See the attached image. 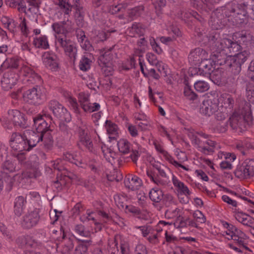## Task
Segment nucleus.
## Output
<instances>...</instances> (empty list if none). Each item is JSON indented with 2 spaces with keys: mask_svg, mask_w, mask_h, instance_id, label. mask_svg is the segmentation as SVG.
<instances>
[{
  "mask_svg": "<svg viewBox=\"0 0 254 254\" xmlns=\"http://www.w3.org/2000/svg\"><path fill=\"white\" fill-rule=\"evenodd\" d=\"M17 77L12 73H5L1 80V87L4 90H8L16 84Z\"/></svg>",
  "mask_w": 254,
  "mask_h": 254,
  "instance_id": "5701e85b",
  "label": "nucleus"
},
{
  "mask_svg": "<svg viewBox=\"0 0 254 254\" xmlns=\"http://www.w3.org/2000/svg\"><path fill=\"white\" fill-rule=\"evenodd\" d=\"M52 29L53 31L57 34H62L65 36L64 30V24L63 21L60 22H56L52 24Z\"/></svg>",
  "mask_w": 254,
  "mask_h": 254,
  "instance_id": "4d7b16f0",
  "label": "nucleus"
},
{
  "mask_svg": "<svg viewBox=\"0 0 254 254\" xmlns=\"http://www.w3.org/2000/svg\"><path fill=\"white\" fill-rule=\"evenodd\" d=\"M218 38V32L214 31L208 37V45L212 54L210 59L205 58L201 63L198 65L199 68L202 70L205 74H210L215 68L216 65H219L218 63L216 61L217 56H219L218 51H214L213 50V47L212 42H216L217 38Z\"/></svg>",
  "mask_w": 254,
  "mask_h": 254,
  "instance_id": "39448f33",
  "label": "nucleus"
},
{
  "mask_svg": "<svg viewBox=\"0 0 254 254\" xmlns=\"http://www.w3.org/2000/svg\"><path fill=\"white\" fill-rule=\"evenodd\" d=\"M75 232L79 235L84 237H89L91 233L89 231L85 229V227L82 224H78L75 226Z\"/></svg>",
  "mask_w": 254,
  "mask_h": 254,
  "instance_id": "864d4df0",
  "label": "nucleus"
},
{
  "mask_svg": "<svg viewBox=\"0 0 254 254\" xmlns=\"http://www.w3.org/2000/svg\"><path fill=\"white\" fill-rule=\"evenodd\" d=\"M217 99H218V105L220 104L221 107L232 108L234 104V100L231 96L228 94H222L220 96L217 93Z\"/></svg>",
  "mask_w": 254,
  "mask_h": 254,
  "instance_id": "bb28decb",
  "label": "nucleus"
},
{
  "mask_svg": "<svg viewBox=\"0 0 254 254\" xmlns=\"http://www.w3.org/2000/svg\"><path fill=\"white\" fill-rule=\"evenodd\" d=\"M59 127L61 135L63 136L64 143H65L68 140L70 137L69 129L67 126L63 123L60 124Z\"/></svg>",
  "mask_w": 254,
  "mask_h": 254,
  "instance_id": "49530a36",
  "label": "nucleus"
},
{
  "mask_svg": "<svg viewBox=\"0 0 254 254\" xmlns=\"http://www.w3.org/2000/svg\"><path fill=\"white\" fill-rule=\"evenodd\" d=\"M198 2L200 6L205 10L211 9L213 6V1L212 0H195Z\"/></svg>",
  "mask_w": 254,
  "mask_h": 254,
  "instance_id": "13d9d810",
  "label": "nucleus"
},
{
  "mask_svg": "<svg viewBox=\"0 0 254 254\" xmlns=\"http://www.w3.org/2000/svg\"><path fill=\"white\" fill-rule=\"evenodd\" d=\"M14 3L19 11L25 12L26 3L25 0H14Z\"/></svg>",
  "mask_w": 254,
  "mask_h": 254,
  "instance_id": "69168bd1",
  "label": "nucleus"
},
{
  "mask_svg": "<svg viewBox=\"0 0 254 254\" xmlns=\"http://www.w3.org/2000/svg\"><path fill=\"white\" fill-rule=\"evenodd\" d=\"M172 182L175 187L178 189L181 193L185 195H190L191 194V192L188 187L183 182L179 180L177 177L174 175H172Z\"/></svg>",
  "mask_w": 254,
  "mask_h": 254,
  "instance_id": "473e14b6",
  "label": "nucleus"
},
{
  "mask_svg": "<svg viewBox=\"0 0 254 254\" xmlns=\"http://www.w3.org/2000/svg\"><path fill=\"white\" fill-rule=\"evenodd\" d=\"M80 106L85 113H91L98 111L100 109V105L97 103H91L89 100V95L84 93H80L78 97Z\"/></svg>",
  "mask_w": 254,
  "mask_h": 254,
  "instance_id": "2eb2a0df",
  "label": "nucleus"
},
{
  "mask_svg": "<svg viewBox=\"0 0 254 254\" xmlns=\"http://www.w3.org/2000/svg\"><path fill=\"white\" fill-rule=\"evenodd\" d=\"M83 13L84 11L83 8L80 6H76V15H78V19L76 20L77 24L79 26H82L83 25L82 21L83 19Z\"/></svg>",
  "mask_w": 254,
  "mask_h": 254,
  "instance_id": "052dcab7",
  "label": "nucleus"
},
{
  "mask_svg": "<svg viewBox=\"0 0 254 254\" xmlns=\"http://www.w3.org/2000/svg\"><path fill=\"white\" fill-rule=\"evenodd\" d=\"M26 203L23 196H18L15 198L13 209L14 214L16 216L18 217L21 216L25 208Z\"/></svg>",
  "mask_w": 254,
  "mask_h": 254,
  "instance_id": "393cba45",
  "label": "nucleus"
},
{
  "mask_svg": "<svg viewBox=\"0 0 254 254\" xmlns=\"http://www.w3.org/2000/svg\"><path fill=\"white\" fill-rule=\"evenodd\" d=\"M2 171L4 173H12L15 171L16 163L11 160L5 161L2 165Z\"/></svg>",
  "mask_w": 254,
  "mask_h": 254,
  "instance_id": "79ce46f5",
  "label": "nucleus"
},
{
  "mask_svg": "<svg viewBox=\"0 0 254 254\" xmlns=\"http://www.w3.org/2000/svg\"><path fill=\"white\" fill-rule=\"evenodd\" d=\"M127 3L121 2L117 5H111L108 9V12L112 14H115L117 12L122 11L127 7Z\"/></svg>",
  "mask_w": 254,
  "mask_h": 254,
  "instance_id": "09e8293b",
  "label": "nucleus"
},
{
  "mask_svg": "<svg viewBox=\"0 0 254 254\" xmlns=\"http://www.w3.org/2000/svg\"><path fill=\"white\" fill-rule=\"evenodd\" d=\"M24 198L26 203H33L40 198V195L37 191H30L25 194Z\"/></svg>",
  "mask_w": 254,
  "mask_h": 254,
  "instance_id": "a18cd8bd",
  "label": "nucleus"
},
{
  "mask_svg": "<svg viewBox=\"0 0 254 254\" xmlns=\"http://www.w3.org/2000/svg\"><path fill=\"white\" fill-rule=\"evenodd\" d=\"M23 100L28 104L39 105L46 100V91L43 86L36 85L23 93Z\"/></svg>",
  "mask_w": 254,
  "mask_h": 254,
  "instance_id": "423d86ee",
  "label": "nucleus"
},
{
  "mask_svg": "<svg viewBox=\"0 0 254 254\" xmlns=\"http://www.w3.org/2000/svg\"><path fill=\"white\" fill-rule=\"evenodd\" d=\"M32 44L37 49L47 50L50 48L48 37L46 35H40L33 38Z\"/></svg>",
  "mask_w": 254,
  "mask_h": 254,
  "instance_id": "a878e982",
  "label": "nucleus"
},
{
  "mask_svg": "<svg viewBox=\"0 0 254 254\" xmlns=\"http://www.w3.org/2000/svg\"><path fill=\"white\" fill-rule=\"evenodd\" d=\"M19 72L21 76L25 77L24 80L30 83L40 84L42 82L41 76L26 65H22Z\"/></svg>",
  "mask_w": 254,
  "mask_h": 254,
  "instance_id": "f3484780",
  "label": "nucleus"
},
{
  "mask_svg": "<svg viewBox=\"0 0 254 254\" xmlns=\"http://www.w3.org/2000/svg\"><path fill=\"white\" fill-rule=\"evenodd\" d=\"M159 188L154 187L149 191V196L151 200L153 202V204L155 207L159 206Z\"/></svg>",
  "mask_w": 254,
  "mask_h": 254,
  "instance_id": "c03bdc74",
  "label": "nucleus"
},
{
  "mask_svg": "<svg viewBox=\"0 0 254 254\" xmlns=\"http://www.w3.org/2000/svg\"><path fill=\"white\" fill-rule=\"evenodd\" d=\"M60 233L62 234L61 237H58L57 240L59 242H62L63 240L65 241L64 244L61 245L60 244H57L58 247H62V253L63 254H70L73 248V244L72 241L68 238H65V235L64 231H62V229H60Z\"/></svg>",
  "mask_w": 254,
  "mask_h": 254,
  "instance_id": "4be33fe9",
  "label": "nucleus"
},
{
  "mask_svg": "<svg viewBox=\"0 0 254 254\" xmlns=\"http://www.w3.org/2000/svg\"><path fill=\"white\" fill-rule=\"evenodd\" d=\"M113 48V47L107 49H104L101 52V55L99 58L101 62L103 64L102 70L107 76L112 74L114 70L112 63L113 55L111 54V50Z\"/></svg>",
  "mask_w": 254,
  "mask_h": 254,
  "instance_id": "ddd939ff",
  "label": "nucleus"
},
{
  "mask_svg": "<svg viewBox=\"0 0 254 254\" xmlns=\"http://www.w3.org/2000/svg\"><path fill=\"white\" fill-rule=\"evenodd\" d=\"M181 17L183 18H193L196 19L197 21L200 22V23H202L204 21L203 18L200 16L197 12L194 11L192 10H190L188 11H183L181 13Z\"/></svg>",
  "mask_w": 254,
  "mask_h": 254,
  "instance_id": "58836bf2",
  "label": "nucleus"
},
{
  "mask_svg": "<svg viewBox=\"0 0 254 254\" xmlns=\"http://www.w3.org/2000/svg\"><path fill=\"white\" fill-rule=\"evenodd\" d=\"M207 57V53L205 50L198 48L190 52L188 59L191 65L198 66Z\"/></svg>",
  "mask_w": 254,
  "mask_h": 254,
  "instance_id": "6ab92c4d",
  "label": "nucleus"
},
{
  "mask_svg": "<svg viewBox=\"0 0 254 254\" xmlns=\"http://www.w3.org/2000/svg\"><path fill=\"white\" fill-rule=\"evenodd\" d=\"M115 202L120 209H124L127 204V198L124 195H117L114 197Z\"/></svg>",
  "mask_w": 254,
  "mask_h": 254,
  "instance_id": "6e6d98bb",
  "label": "nucleus"
},
{
  "mask_svg": "<svg viewBox=\"0 0 254 254\" xmlns=\"http://www.w3.org/2000/svg\"><path fill=\"white\" fill-rule=\"evenodd\" d=\"M172 130L167 128L163 126H160V133L164 137H166L169 140L173 142L171 137V132Z\"/></svg>",
  "mask_w": 254,
  "mask_h": 254,
  "instance_id": "0e129e2a",
  "label": "nucleus"
},
{
  "mask_svg": "<svg viewBox=\"0 0 254 254\" xmlns=\"http://www.w3.org/2000/svg\"><path fill=\"white\" fill-rule=\"evenodd\" d=\"M226 238L233 240L238 246L245 248L248 250V248L245 245V241L247 239V235L241 229L235 226L226 235Z\"/></svg>",
  "mask_w": 254,
  "mask_h": 254,
  "instance_id": "4468645a",
  "label": "nucleus"
},
{
  "mask_svg": "<svg viewBox=\"0 0 254 254\" xmlns=\"http://www.w3.org/2000/svg\"><path fill=\"white\" fill-rule=\"evenodd\" d=\"M79 142L84 145L89 151H92L93 144L90 140L89 136L88 135L87 130L82 129L79 130Z\"/></svg>",
  "mask_w": 254,
  "mask_h": 254,
  "instance_id": "c85d7f7f",
  "label": "nucleus"
},
{
  "mask_svg": "<svg viewBox=\"0 0 254 254\" xmlns=\"http://www.w3.org/2000/svg\"><path fill=\"white\" fill-rule=\"evenodd\" d=\"M33 126L37 132L32 131L29 137L25 138L30 150L40 142H43L45 147L50 149L53 146V129L48 126L46 121L40 115L33 117Z\"/></svg>",
  "mask_w": 254,
  "mask_h": 254,
  "instance_id": "7ed1b4c3",
  "label": "nucleus"
},
{
  "mask_svg": "<svg viewBox=\"0 0 254 254\" xmlns=\"http://www.w3.org/2000/svg\"><path fill=\"white\" fill-rule=\"evenodd\" d=\"M239 41L243 44L247 46H253L254 44V37L249 32L241 31L238 33Z\"/></svg>",
  "mask_w": 254,
  "mask_h": 254,
  "instance_id": "2f4dec72",
  "label": "nucleus"
},
{
  "mask_svg": "<svg viewBox=\"0 0 254 254\" xmlns=\"http://www.w3.org/2000/svg\"><path fill=\"white\" fill-rule=\"evenodd\" d=\"M79 44L81 48L85 51L91 52L93 50V48L88 40V38L84 39Z\"/></svg>",
  "mask_w": 254,
  "mask_h": 254,
  "instance_id": "338daca9",
  "label": "nucleus"
},
{
  "mask_svg": "<svg viewBox=\"0 0 254 254\" xmlns=\"http://www.w3.org/2000/svg\"><path fill=\"white\" fill-rule=\"evenodd\" d=\"M194 87L195 89L199 92H205L209 88L208 83L202 80H199L195 82L194 84Z\"/></svg>",
  "mask_w": 254,
  "mask_h": 254,
  "instance_id": "8fccbe9b",
  "label": "nucleus"
},
{
  "mask_svg": "<svg viewBox=\"0 0 254 254\" xmlns=\"http://www.w3.org/2000/svg\"><path fill=\"white\" fill-rule=\"evenodd\" d=\"M246 96L249 101L254 104V87H248L247 88Z\"/></svg>",
  "mask_w": 254,
  "mask_h": 254,
  "instance_id": "774afa93",
  "label": "nucleus"
},
{
  "mask_svg": "<svg viewBox=\"0 0 254 254\" xmlns=\"http://www.w3.org/2000/svg\"><path fill=\"white\" fill-rule=\"evenodd\" d=\"M199 134L206 140H201L192 132L189 133L188 136L192 144L197 148L200 152L204 154H211L219 147V145L216 141L208 138V135L202 132L199 133Z\"/></svg>",
  "mask_w": 254,
  "mask_h": 254,
  "instance_id": "20e7f679",
  "label": "nucleus"
},
{
  "mask_svg": "<svg viewBox=\"0 0 254 254\" xmlns=\"http://www.w3.org/2000/svg\"><path fill=\"white\" fill-rule=\"evenodd\" d=\"M216 42H212L213 50L220 52L217 56L216 61L219 65L231 71L234 74H238L241 70L242 65L246 61L250 53L246 50L239 52L234 56H227L239 52L241 46L236 42L227 37L226 35L221 36L218 33V38Z\"/></svg>",
  "mask_w": 254,
  "mask_h": 254,
  "instance_id": "f257e3e1",
  "label": "nucleus"
},
{
  "mask_svg": "<svg viewBox=\"0 0 254 254\" xmlns=\"http://www.w3.org/2000/svg\"><path fill=\"white\" fill-rule=\"evenodd\" d=\"M39 219V211L37 209H35L27 212L23 216L21 225L24 228L30 229L38 224Z\"/></svg>",
  "mask_w": 254,
  "mask_h": 254,
  "instance_id": "dca6fc26",
  "label": "nucleus"
},
{
  "mask_svg": "<svg viewBox=\"0 0 254 254\" xmlns=\"http://www.w3.org/2000/svg\"><path fill=\"white\" fill-rule=\"evenodd\" d=\"M42 62L45 66L53 70L56 71L59 68L57 56L52 52H45L42 55Z\"/></svg>",
  "mask_w": 254,
  "mask_h": 254,
  "instance_id": "a211bd4d",
  "label": "nucleus"
},
{
  "mask_svg": "<svg viewBox=\"0 0 254 254\" xmlns=\"http://www.w3.org/2000/svg\"><path fill=\"white\" fill-rule=\"evenodd\" d=\"M117 144L119 150L124 154H127L131 150L130 144L127 139H120Z\"/></svg>",
  "mask_w": 254,
  "mask_h": 254,
  "instance_id": "e433bc0d",
  "label": "nucleus"
},
{
  "mask_svg": "<svg viewBox=\"0 0 254 254\" xmlns=\"http://www.w3.org/2000/svg\"><path fill=\"white\" fill-rule=\"evenodd\" d=\"M34 175L29 172H23L21 174H16L13 177L8 176L7 179L9 190L12 186L14 181L17 180L22 186H26L31 183V179Z\"/></svg>",
  "mask_w": 254,
  "mask_h": 254,
  "instance_id": "aec40b11",
  "label": "nucleus"
},
{
  "mask_svg": "<svg viewBox=\"0 0 254 254\" xmlns=\"http://www.w3.org/2000/svg\"><path fill=\"white\" fill-rule=\"evenodd\" d=\"M217 92L211 91L207 94V98L202 102L200 108V113L205 116H210L219 109Z\"/></svg>",
  "mask_w": 254,
  "mask_h": 254,
  "instance_id": "0eeeda50",
  "label": "nucleus"
},
{
  "mask_svg": "<svg viewBox=\"0 0 254 254\" xmlns=\"http://www.w3.org/2000/svg\"><path fill=\"white\" fill-rule=\"evenodd\" d=\"M160 73L162 76L166 78L165 80H166L167 82H171V79H169L170 76V70L167 64L164 63H162L161 64L160 63Z\"/></svg>",
  "mask_w": 254,
  "mask_h": 254,
  "instance_id": "3c124183",
  "label": "nucleus"
},
{
  "mask_svg": "<svg viewBox=\"0 0 254 254\" xmlns=\"http://www.w3.org/2000/svg\"><path fill=\"white\" fill-rule=\"evenodd\" d=\"M132 190L139 189L142 184V180L136 176L130 175Z\"/></svg>",
  "mask_w": 254,
  "mask_h": 254,
  "instance_id": "5fc2aeb1",
  "label": "nucleus"
},
{
  "mask_svg": "<svg viewBox=\"0 0 254 254\" xmlns=\"http://www.w3.org/2000/svg\"><path fill=\"white\" fill-rule=\"evenodd\" d=\"M135 67V60L133 57H130L124 62L121 66L123 70H129Z\"/></svg>",
  "mask_w": 254,
  "mask_h": 254,
  "instance_id": "de8ad7c7",
  "label": "nucleus"
},
{
  "mask_svg": "<svg viewBox=\"0 0 254 254\" xmlns=\"http://www.w3.org/2000/svg\"><path fill=\"white\" fill-rule=\"evenodd\" d=\"M56 4L59 5L63 9L65 15H68L74 7L68 3V0H53Z\"/></svg>",
  "mask_w": 254,
  "mask_h": 254,
  "instance_id": "c9c22d12",
  "label": "nucleus"
},
{
  "mask_svg": "<svg viewBox=\"0 0 254 254\" xmlns=\"http://www.w3.org/2000/svg\"><path fill=\"white\" fill-rule=\"evenodd\" d=\"M57 48H61L65 54L71 59L74 60L77 55V48L75 43L66 36H56L55 40Z\"/></svg>",
  "mask_w": 254,
  "mask_h": 254,
  "instance_id": "6e6552de",
  "label": "nucleus"
},
{
  "mask_svg": "<svg viewBox=\"0 0 254 254\" xmlns=\"http://www.w3.org/2000/svg\"><path fill=\"white\" fill-rule=\"evenodd\" d=\"M184 96L190 100H194L197 98V95L192 90L188 84H186L184 89Z\"/></svg>",
  "mask_w": 254,
  "mask_h": 254,
  "instance_id": "603ef678",
  "label": "nucleus"
},
{
  "mask_svg": "<svg viewBox=\"0 0 254 254\" xmlns=\"http://www.w3.org/2000/svg\"><path fill=\"white\" fill-rule=\"evenodd\" d=\"M64 159L77 167H84V164L82 162L81 157L77 153L66 152L64 154Z\"/></svg>",
  "mask_w": 254,
  "mask_h": 254,
  "instance_id": "cd10ccee",
  "label": "nucleus"
},
{
  "mask_svg": "<svg viewBox=\"0 0 254 254\" xmlns=\"http://www.w3.org/2000/svg\"><path fill=\"white\" fill-rule=\"evenodd\" d=\"M105 127L109 135V138L111 139H116L119 133L117 125L111 121L107 120L105 122Z\"/></svg>",
  "mask_w": 254,
  "mask_h": 254,
  "instance_id": "c756f323",
  "label": "nucleus"
},
{
  "mask_svg": "<svg viewBox=\"0 0 254 254\" xmlns=\"http://www.w3.org/2000/svg\"><path fill=\"white\" fill-rule=\"evenodd\" d=\"M21 61L17 57H13L6 59L1 64L4 68L15 69L20 65Z\"/></svg>",
  "mask_w": 254,
  "mask_h": 254,
  "instance_id": "f704fd0d",
  "label": "nucleus"
},
{
  "mask_svg": "<svg viewBox=\"0 0 254 254\" xmlns=\"http://www.w3.org/2000/svg\"><path fill=\"white\" fill-rule=\"evenodd\" d=\"M10 146L13 150L18 152L30 150L25 136L17 132L13 133L11 135Z\"/></svg>",
  "mask_w": 254,
  "mask_h": 254,
  "instance_id": "9b49d317",
  "label": "nucleus"
},
{
  "mask_svg": "<svg viewBox=\"0 0 254 254\" xmlns=\"http://www.w3.org/2000/svg\"><path fill=\"white\" fill-rule=\"evenodd\" d=\"M152 168L146 170V174L151 181L156 185L159 183V166L153 158L150 160Z\"/></svg>",
  "mask_w": 254,
  "mask_h": 254,
  "instance_id": "b1692460",
  "label": "nucleus"
},
{
  "mask_svg": "<svg viewBox=\"0 0 254 254\" xmlns=\"http://www.w3.org/2000/svg\"><path fill=\"white\" fill-rule=\"evenodd\" d=\"M193 217L196 222L204 223L206 221V218L201 211L196 210L193 213Z\"/></svg>",
  "mask_w": 254,
  "mask_h": 254,
  "instance_id": "bf43d9fd",
  "label": "nucleus"
},
{
  "mask_svg": "<svg viewBox=\"0 0 254 254\" xmlns=\"http://www.w3.org/2000/svg\"><path fill=\"white\" fill-rule=\"evenodd\" d=\"M242 164L246 171L251 177L254 176V159H246Z\"/></svg>",
  "mask_w": 254,
  "mask_h": 254,
  "instance_id": "ea45409f",
  "label": "nucleus"
},
{
  "mask_svg": "<svg viewBox=\"0 0 254 254\" xmlns=\"http://www.w3.org/2000/svg\"><path fill=\"white\" fill-rule=\"evenodd\" d=\"M91 61L87 57V55L83 56L79 64V69L83 71H87L90 68Z\"/></svg>",
  "mask_w": 254,
  "mask_h": 254,
  "instance_id": "a19ab883",
  "label": "nucleus"
},
{
  "mask_svg": "<svg viewBox=\"0 0 254 254\" xmlns=\"http://www.w3.org/2000/svg\"><path fill=\"white\" fill-rule=\"evenodd\" d=\"M159 151H160V158H161L162 159H164V160L169 162L170 163L173 164L176 167L182 168L185 170H188V169L185 166L182 165L181 164L179 163L177 161L174 160L173 158L168 153V152L164 150L160 146Z\"/></svg>",
  "mask_w": 254,
  "mask_h": 254,
  "instance_id": "7c9ffc66",
  "label": "nucleus"
},
{
  "mask_svg": "<svg viewBox=\"0 0 254 254\" xmlns=\"http://www.w3.org/2000/svg\"><path fill=\"white\" fill-rule=\"evenodd\" d=\"M249 2L239 3L234 0L227 3L220 11L212 13L209 21L210 26L214 29H222L227 20H231L236 24L245 23L248 17L247 7Z\"/></svg>",
  "mask_w": 254,
  "mask_h": 254,
  "instance_id": "f03ea898",
  "label": "nucleus"
},
{
  "mask_svg": "<svg viewBox=\"0 0 254 254\" xmlns=\"http://www.w3.org/2000/svg\"><path fill=\"white\" fill-rule=\"evenodd\" d=\"M234 174L236 177L241 180L251 178L249 174L246 171L242 164L237 165Z\"/></svg>",
  "mask_w": 254,
  "mask_h": 254,
  "instance_id": "4c0bfd02",
  "label": "nucleus"
},
{
  "mask_svg": "<svg viewBox=\"0 0 254 254\" xmlns=\"http://www.w3.org/2000/svg\"><path fill=\"white\" fill-rule=\"evenodd\" d=\"M16 243L21 248L24 249V254L26 251H29L32 249L36 246V243L32 238L28 235L21 236L19 237L16 240Z\"/></svg>",
  "mask_w": 254,
  "mask_h": 254,
  "instance_id": "412c9836",
  "label": "nucleus"
},
{
  "mask_svg": "<svg viewBox=\"0 0 254 254\" xmlns=\"http://www.w3.org/2000/svg\"><path fill=\"white\" fill-rule=\"evenodd\" d=\"M7 119L15 127L24 128L28 126L27 120L24 114L16 109H10L8 111Z\"/></svg>",
  "mask_w": 254,
  "mask_h": 254,
  "instance_id": "f8f14e48",
  "label": "nucleus"
},
{
  "mask_svg": "<svg viewBox=\"0 0 254 254\" xmlns=\"http://www.w3.org/2000/svg\"><path fill=\"white\" fill-rule=\"evenodd\" d=\"M63 23L64 24L65 36H66L67 34L72 33L74 30L72 22L68 19L66 21H63Z\"/></svg>",
  "mask_w": 254,
  "mask_h": 254,
  "instance_id": "680f3d73",
  "label": "nucleus"
},
{
  "mask_svg": "<svg viewBox=\"0 0 254 254\" xmlns=\"http://www.w3.org/2000/svg\"><path fill=\"white\" fill-rule=\"evenodd\" d=\"M49 108L54 115L62 122H69L71 120L70 113L56 100H52L49 104Z\"/></svg>",
  "mask_w": 254,
  "mask_h": 254,
  "instance_id": "9d476101",
  "label": "nucleus"
},
{
  "mask_svg": "<svg viewBox=\"0 0 254 254\" xmlns=\"http://www.w3.org/2000/svg\"><path fill=\"white\" fill-rule=\"evenodd\" d=\"M144 7L142 5L135 7L128 10V16L130 20H133L139 16L142 13Z\"/></svg>",
  "mask_w": 254,
  "mask_h": 254,
  "instance_id": "37998d69",
  "label": "nucleus"
},
{
  "mask_svg": "<svg viewBox=\"0 0 254 254\" xmlns=\"http://www.w3.org/2000/svg\"><path fill=\"white\" fill-rule=\"evenodd\" d=\"M115 30H98L94 32V40L96 42H103L109 37L111 33L115 32Z\"/></svg>",
  "mask_w": 254,
  "mask_h": 254,
  "instance_id": "72a5a7b5",
  "label": "nucleus"
},
{
  "mask_svg": "<svg viewBox=\"0 0 254 254\" xmlns=\"http://www.w3.org/2000/svg\"><path fill=\"white\" fill-rule=\"evenodd\" d=\"M38 157L37 155L32 154L30 156L29 160L27 162L28 165L31 168H36L38 166Z\"/></svg>",
  "mask_w": 254,
  "mask_h": 254,
  "instance_id": "e2e57ef3",
  "label": "nucleus"
},
{
  "mask_svg": "<svg viewBox=\"0 0 254 254\" xmlns=\"http://www.w3.org/2000/svg\"><path fill=\"white\" fill-rule=\"evenodd\" d=\"M230 126L233 129H240V131L245 130L253 124V117L251 113L246 116L235 112L229 119Z\"/></svg>",
  "mask_w": 254,
  "mask_h": 254,
  "instance_id": "1a4fd4ad",
  "label": "nucleus"
}]
</instances>
